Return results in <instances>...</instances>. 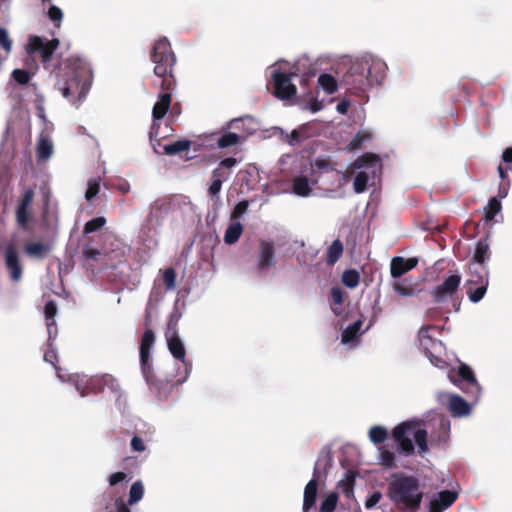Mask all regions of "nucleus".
I'll return each instance as SVG.
<instances>
[{
  "label": "nucleus",
  "instance_id": "f257e3e1",
  "mask_svg": "<svg viewBox=\"0 0 512 512\" xmlns=\"http://www.w3.org/2000/svg\"><path fill=\"white\" fill-rule=\"evenodd\" d=\"M60 41L58 38L47 39L45 37L30 35L25 44V51L27 58L25 64L38 70L39 66L35 57L40 58L43 68L55 77L61 76L63 67L71 68L74 72L77 69H82L84 66L83 60L78 56H70L65 59H54L55 51L59 48Z\"/></svg>",
  "mask_w": 512,
  "mask_h": 512
},
{
  "label": "nucleus",
  "instance_id": "f03ea898",
  "mask_svg": "<svg viewBox=\"0 0 512 512\" xmlns=\"http://www.w3.org/2000/svg\"><path fill=\"white\" fill-rule=\"evenodd\" d=\"M150 60L154 64L153 73L160 79L161 90H175L176 55L166 37L160 38L153 44L150 51Z\"/></svg>",
  "mask_w": 512,
  "mask_h": 512
},
{
  "label": "nucleus",
  "instance_id": "7ed1b4c3",
  "mask_svg": "<svg viewBox=\"0 0 512 512\" xmlns=\"http://www.w3.org/2000/svg\"><path fill=\"white\" fill-rule=\"evenodd\" d=\"M388 496L402 509L415 512L420 507L423 491L416 477L400 474L389 483Z\"/></svg>",
  "mask_w": 512,
  "mask_h": 512
},
{
  "label": "nucleus",
  "instance_id": "20e7f679",
  "mask_svg": "<svg viewBox=\"0 0 512 512\" xmlns=\"http://www.w3.org/2000/svg\"><path fill=\"white\" fill-rule=\"evenodd\" d=\"M392 436L397 442L400 451L406 456L412 455L415 450L411 436H413L420 454L428 449L427 431L420 427V422L418 421H406L397 425L392 431Z\"/></svg>",
  "mask_w": 512,
  "mask_h": 512
},
{
  "label": "nucleus",
  "instance_id": "39448f33",
  "mask_svg": "<svg viewBox=\"0 0 512 512\" xmlns=\"http://www.w3.org/2000/svg\"><path fill=\"white\" fill-rule=\"evenodd\" d=\"M369 74L370 66L368 62H356L352 64L349 71L345 74L343 81L349 86L348 89L351 93L360 95L371 84Z\"/></svg>",
  "mask_w": 512,
  "mask_h": 512
},
{
  "label": "nucleus",
  "instance_id": "423d86ee",
  "mask_svg": "<svg viewBox=\"0 0 512 512\" xmlns=\"http://www.w3.org/2000/svg\"><path fill=\"white\" fill-rule=\"evenodd\" d=\"M167 346L171 355L178 361L182 362L185 369L186 377L190 374L192 363L186 359V350L177 331V321L170 320L167 331L165 333Z\"/></svg>",
  "mask_w": 512,
  "mask_h": 512
},
{
  "label": "nucleus",
  "instance_id": "0eeeda50",
  "mask_svg": "<svg viewBox=\"0 0 512 512\" xmlns=\"http://www.w3.org/2000/svg\"><path fill=\"white\" fill-rule=\"evenodd\" d=\"M297 76L294 72L275 71L272 75L274 96L280 100H289L297 93L296 86L292 83V78Z\"/></svg>",
  "mask_w": 512,
  "mask_h": 512
},
{
  "label": "nucleus",
  "instance_id": "6e6552de",
  "mask_svg": "<svg viewBox=\"0 0 512 512\" xmlns=\"http://www.w3.org/2000/svg\"><path fill=\"white\" fill-rule=\"evenodd\" d=\"M174 90H162L159 95L158 101L154 104L152 109L153 122L149 132L150 140L159 136L160 120L167 114L172 100V92Z\"/></svg>",
  "mask_w": 512,
  "mask_h": 512
},
{
  "label": "nucleus",
  "instance_id": "1a4fd4ad",
  "mask_svg": "<svg viewBox=\"0 0 512 512\" xmlns=\"http://www.w3.org/2000/svg\"><path fill=\"white\" fill-rule=\"evenodd\" d=\"M33 198L34 190L32 188L26 189L16 208L15 216L17 225L26 231L31 229L29 223L32 219L31 204L33 202Z\"/></svg>",
  "mask_w": 512,
  "mask_h": 512
},
{
  "label": "nucleus",
  "instance_id": "9d476101",
  "mask_svg": "<svg viewBox=\"0 0 512 512\" xmlns=\"http://www.w3.org/2000/svg\"><path fill=\"white\" fill-rule=\"evenodd\" d=\"M457 376L458 378L454 380V383L465 393L477 398L480 393V385L473 370L468 365L461 363L457 370Z\"/></svg>",
  "mask_w": 512,
  "mask_h": 512
},
{
  "label": "nucleus",
  "instance_id": "9b49d317",
  "mask_svg": "<svg viewBox=\"0 0 512 512\" xmlns=\"http://www.w3.org/2000/svg\"><path fill=\"white\" fill-rule=\"evenodd\" d=\"M461 283V276L458 274L450 275L441 284L431 290V296L435 303H441L448 298H452L458 291Z\"/></svg>",
  "mask_w": 512,
  "mask_h": 512
},
{
  "label": "nucleus",
  "instance_id": "f8f14e48",
  "mask_svg": "<svg viewBox=\"0 0 512 512\" xmlns=\"http://www.w3.org/2000/svg\"><path fill=\"white\" fill-rule=\"evenodd\" d=\"M418 336L420 346L425 355L430 359V362L435 366L442 367L445 364V361L441 357L435 355V352H438L442 346L441 341L433 339L428 334L427 328H421Z\"/></svg>",
  "mask_w": 512,
  "mask_h": 512
},
{
  "label": "nucleus",
  "instance_id": "ddd939ff",
  "mask_svg": "<svg viewBox=\"0 0 512 512\" xmlns=\"http://www.w3.org/2000/svg\"><path fill=\"white\" fill-rule=\"evenodd\" d=\"M5 266L12 281L18 282L22 278L23 268L13 243L8 244L5 249Z\"/></svg>",
  "mask_w": 512,
  "mask_h": 512
},
{
  "label": "nucleus",
  "instance_id": "4468645a",
  "mask_svg": "<svg viewBox=\"0 0 512 512\" xmlns=\"http://www.w3.org/2000/svg\"><path fill=\"white\" fill-rule=\"evenodd\" d=\"M80 69L75 70V72L71 68L63 67L61 70V76L56 77L57 83L56 87L59 91H61L62 95L71 99L73 96V92L71 91V87L76 84L78 72Z\"/></svg>",
  "mask_w": 512,
  "mask_h": 512
},
{
  "label": "nucleus",
  "instance_id": "2eb2a0df",
  "mask_svg": "<svg viewBox=\"0 0 512 512\" xmlns=\"http://www.w3.org/2000/svg\"><path fill=\"white\" fill-rule=\"evenodd\" d=\"M318 476L319 473L315 468L313 472V478L306 484L304 488L302 505L303 512H309L315 506L318 493Z\"/></svg>",
  "mask_w": 512,
  "mask_h": 512
},
{
  "label": "nucleus",
  "instance_id": "dca6fc26",
  "mask_svg": "<svg viewBox=\"0 0 512 512\" xmlns=\"http://www.w3.org/2000/svg\"><path fill=\"white\" fill-rule=\"evenodd\" d=\"M417 264L418 260L416 258L405 259L400 256L394 257L390 263L391 276L393 278H400L405 273L415 268Z\"/></svg>",
  "mask_w": 512,
  "mask_h": 512
},
{
  "label": "nucleus",
  "instance_id": "f3484780",
  "mask_svg": "<svg viewBox=\"0 0 512 512\" xmlns=\"http://www.w3.org/2000/svg\"><path fill=\"white\" fill-rule=\"evenodd\" d=\"M260 253L258 260V268L265 270L270 268L274 263L275 249L272 241L262 240L259 243Z\"/></svg>",
  "mask_w": 512,
  "mask_h": 512
},
{
  "label": "nucleus",
  "instance_id": "a211bd4d",
  "mask_svg": "<svg viewBox=\"0 0 512 512\" xmlns=\"http://www.w3.org/2000/svg\"><path fill=\"white\" fill-rule=\"evenodd\" d=\"M457 499V493L451 490L439 492L438 499H433L429 504V512H442L451 506Z\"/></svg>",
  "mask_w": 512,
  "mask_h": 512
},
{
  "label": "nucleus",
  "instance_id": "6ab92c4d",
  "mask_svg": "<svg viewBox=\"0 0 512 512\" xmlns=\"http://www.w3.org/2000/svg\"><path fill=\"white\" fill-rule=\"evenodd\" d=\"M238 163V160L234 157H227L220 161L218 166L213 169L211 173L212 179H219L221 182L227 181L231 176L230 169L235 167Z\"/></svg>",
  "mask_w": 512,
  "mask_h": 512
},
{
  "label": "nucleus",
  "instance_id": "aec40b11",
  "mask_svg": "<svg viewBox=\"0 0 512 512\" xmlns=\"http://www.w3.org/2000/svg\"><path fill=\"white\" fill-rule=\"evenodd\" d=\"M449 411L454 417L466 416L470 412L468 403L459 395H451L449 397Z\"/></svg>",
  "mask_w": 512,
  "mask_h": 512
},
{
  "label": "nucleus",
  "instance_id": "412c9836",
  "mask_svg": "<svg viewBox=\"0 0 512 512\" xmlns=\"http://www.w3.org/2000/svg\"><path fill=\"white\" fill-rule=\"evenodd\" d=\"M490 256L491 252L487 238L479 239L476 244L475 252L473 255V262L471 264L477 266H485V261L488 260Z\"/></svg>",
  "mask_w": 512,
  "mask_h": 512
},
{
  "label": "nucleus",
  "instance_id": "4be33fe9",
  "mask_svg": "<svg viewBox=\"0 0 512 512\" xmlns=\"http://www.w3.org/2000/svg\"><path fill=\"white\" fill-rule=\"evenodd\" d=\"M57 313V305L54 301L50 300L46 302L44 307V314L46 320V326L48 330L49 339L54 338V332H57L55 315Z\"/></svg>",
  "mask_w": 512,
  "mask_h": 512
},
{
  "label": "nucleus",
  "instance_id": "5701e85b",
  "mask_svg": "<svg viewBox=\"0 0 512 512\" xmlns=\"http://www.w3.org/2000/svg\"><path fill=\"white\" fill-rule=\"evenodd\" d=\"M108 382L114 383V378L110 375L86 377V387H88L89 394L101 392L104 386L108 385Z\"/></svg>",
  "mask_w": 512,
  "mask_h": 512
},
{
  "label": "nucleus",
  "instance_id": "b1692460",
  "mask_svg": "<svg viewBox=\"0 0 512 512\" xmlns=\"http://www.w3.org/2000/svg\"><path fill=\"white\" fill-rule=\"evenodd\" d=\"M470 270V277L466 281L465 285H472V284H482L484 281L489 282V272L486 268V266H477L470 264L469 266Z\"/></svg>",
  "mask_w": 512,
  "mask_h": 512
},
{
  "label": "nucleus",
  "instance_id": "393cba45",
  "mask_svg": "<svg viewBox=\"0 0 512 512\" xmlns=\"http://www.w3.org/2000/svg\"><path fill=\"white\" fill-rule=\"evenodd\" d=\"M155 343V333L151 328L145 329L139 347L140 358L146 359L150 357V350Z\"/></svg>",
  "mask_w": 512,
  "mask_h": 512
},
{
  "label": "nucleus",
  "instance_id": "a878e982",
  "mask_svg": "<svg viewBox=\"0 0 512 512\" xmlns=\"http://www.w3.org/2000/svg\"><path fill=\"white\" fill-rule=\"evenodd\" d=\"M243 233V225L238 221H233L227 227L224 234V242L226 244L236 243Z\"/></svg>",
  "mask_w": 512,
  "mask_h": 512
},
{
  "label": "nucleus",
  "instance_id": "bb28decb",
  "mask_svg": "<svg viewBox=\"0 0 512 512\" xmlns=\"http://www.w3.org/2000/svg\"><path fill=\"white\" fill-rule=\"evenodd\" d=\"M51 250L49 244L41 243V242H31L26 244L25 252L30 257L35 258H44Z\"/></svg>",
  "mask_w": 512,
  "mask_h": 512
},
{
  "label": "nucleus",
  "instance_id": "cd10ccee",
  "mask_svg": "<svg viewBox=\"0 0 512 512\" xmlns=\"http://www.w3.org/2000/svg\"><path fill=\"white\" fill-rule=\"evenodd\" d=\"M25 66L28 68V70L26 69H14L12 71V78L13 80L19 84V85H27L30 80H31V77L33 75L36 74V72L38 70H35L32 66H31V63L29 62V65H26Z\"/></svg>",
  "mask_w": 512,
  "mask_h": 512
},
{
  "label": "nucleus",
  "instance_id": "c85d7f7f",
  "mask_svg": "<svg viewBox=\"0 0 512 512\" xmlns=\"http://www.w3.org/2000/svg\"><path fill=\"white\" fill-rule=\"evenodd\" d=\"M343 244L339 239H336L328 247L326 252V263L329 266H333L343 254Z\"/></svg>",
  "mask_w": 512,
  "mask_h": 512
},
{
  "label": "nucleus",
  "instance_id": "c756f323",
  "mask_svg": "<svg viewBox=\"0 0 512 512\" xmlns=\"http://www.w3.org/2000/svg\"><path fill=\"white\" fill-rule=\"evenodd\" d=\"M293 192L301 197H307L311 194L312 188L306 176H297L292 181Z\"/></svg>",
  "mask_w": 512,
  "mask_h": 512
},
{
  "label": "nucleus",
  "instance_id": "7c9ffc66",
  "mask_svg": "<svg viewBox=\"0 0 512 512\" xmlns=\"http://www.w3.org/2000/svg\"><path fill=\"white\" fill-rule=\"evenodd\" d=\"M466 294L469 300L473 303L479 302L485 295L488 287V281H484V283L476 285H465Z\"/></svg>",
  "mask_w": 512,
  "mask_h": 512
},
{
  "label": "nucleus",
  "instance_id": "2f4dec72",
  "mask_svg": "<svg viewBox=\"0 0 512 512\" xmlns=\"http://www.w3.org/2000/svg\"><path fill=\"white\" fill-rule=\"evenodd\" d=\"M318 84L327 94H334L338 89L336 79L330 74H321L318 78Z\"/></svg>",
  "mask_w": 512,
  "mask_h": 512
},
{
  "label": "nucleus",
  "instance_id": "473e14b6",
  "mask_svg": "<svg viewBox=\"0 0 512 512\" xmlns=\"http://www.w3.org/2000/svg\"><path fill=\"white\" fill-rule=\"evenodd\" d=\"M140 366L142 374L148 385L153 386L156 384V377L153 372V367L151 363V356L146 359L140 358Z\"/></svg>",
  "mask_w": 512,
  "mask_h": 512
},
{
  "label": "nucleus",
  "instance_id": "72a5a7b5",
  "mask_svg": "<svg viewBox=\"0 0 512 512\" xmlns=\"http://www.w3.org/2000/svg\"><path fill=\"white\" fill-rule=\"evenodd\" d=\"M192 142L190 140H178L164 146V152L167 155H176L190 148Z\"/></svg>",
  "mask_w": 512,
  "mask_h": 512
},
{
  "label": "nucleus",
  "instance_id": "f704fd0d",
  "mask_svg": "<svg viewBox=\"0 0 512 512\" xmlns=\"http://www.w3.org/2000/svg\"><path fill=\"white\" fill-rule=\"evenodd\" d=\"M53 152V146L49 139L40 138L37 145V157L39 160H47Z\"/></svg>",
  "mask_w": 512,
  "mask_h": 512
},
{
  "label": "nucleus",
  "instance_id": "c9c22d12",
  "mask_svg": "<svg viewBox=\"0 0 512 512\" xmlns=\"http://www.w3.org/2000/svg\"><path fill=\"white\" fill-rule=\"evenodd\" d=\"M360 282V274L355 269H348L345 270L342 274V283L350 288L353 289L359 285Z\"/></svg>",
  "mask_w": 512,
  "mask_h": 512
},
{
  "label": "nucleus",
  "instance_id": "e433bc0d",
  "mask_svg": "<svg viewBox=\"0 0 512 512\" xmlns=\"http://www.w3.org/2000/svg\"><path fill=\"white\" fill-rule=\"evenodd\" d=\"M502 208L500 200L496 197H492L489 199L488 204L485 208L484 219L486 221H491L494 217L500 212Z\"/></svg>",
  "mask_w": 512,
  "mask_h": 512
},
{
  "label": "nucleus",
  "instance_id": "4c0bfd02",
  "mask_svg": "<svg viewBox=\"0 0 512 512\" xmlns=\"http://www.w3.org/2000/svg\"><path fill=\"white\" fill-rule=\"evenodd\" d=\"M339 496L336 492L329 493L320 504L319 512H334Z\"/></svg>",
  "mask_w": 512,
  "mask_h": 512
},
{
  "label": "nucleus",
  "instance_id": "58836bf2",
  "mask_svg": "<svg viewBox=\"0 0 512 512\" xmlns=\"http://www.w3.org/2000/svg\"><path fill=\"white\" fill-rule=\"evenodd\" d=\"M240 137L238 134L234 132H228L217 139V146L221 149L228 148L230 146H234L239 143Z\"/></svg>",
  "mask_w": 512,
  "mask_h": 512
},
{
  "label": "nucleus",
  "instance_id": "ea45409f",
  "mask_svg": "<svg viewBox=\"0 0 512 512\" xmlns=\"http://www.w3.org/2000/svg\"><path fill=\"white\" fill-rule=\"evenodd\" d=\"M144 494V486L141 481L134 482L129 491L128 504L133 505L140 501Z\"/></svg>",
  "mask_w": 512,
  "mask_h": 512
},
{
  "label": "nucleus",
  "instance_id": "a19ab883",
  "mask_svg": "<svg viewBox=\"0 0 512 512\" xmlns=\"http://www.w3.org/2000/svg\"><path fill=\"white\" fill-rule=\"evenodd\" d=\"M361 325H362L361 321H356L353 324L349 325L342 332V335H341L342 342L349 343V342L353 341L357 337L358 332L361 328Z\"/></svg>",
  "mask_w": 512,
  "mask_h": 512
},
{
  "label": "nucleus",
  "instance_id": "79ce46f5",
  "mask_svg": "<svg viewBox=\"0 0 512 512\" xmlns=\"http://www.w3.org/2000/svg\"><path fill=\"white\" fill-rule=\"evenodd\" d=\"M387 437L388 432L382 426H373L369 430V438L374 444L383 443Z\"/></svg>",
  "mask_w": 512,
  "mask_h": 512
},
{
  "label": "nucleus",
  "instance_id": "37998d69",
  "mask_svg": "<svg viewBox=\"0 0 512 512\" xmlns=\"http://www.w3.org/2000/svg\"><path fill=\"white\" fill-rule=\"evenodd\" d=\"M368 180H369V177L366 172L361 171V172L357 173L354 178V183H353L354 191L356 193L364 192L367 189Z\"/></svg>",
  "mask_w": 512,
  "mask_h": 512
},
{
  "label": "nucleus",
  "instance_id": "c03bdc74",
  "mask_svg": "<svg viewBox=\"0 0 512 512\" xmlns=\"http://www.w3.org/2000/svg\"><path fill=\"white\" fill-rule=\"evenodd\" d=\"M106 224V219L102 216L87 221L84 225V233L90 234L101 229Z\"/></svg>",
  "mask_w": 512,
  "mask_h": 512
},
{
  "label": "nucleus",
  "instance_id": "a18cd8bd",
  "mask_svg": "<svg viewBox=\"0 0 512 512\" xmlns=\"http://www.w3.org/2000/svg\"><path fill=\"white\" fill-rule=\"evenodd\" d=\"M394 291L401 296H413L415 294V288L407 284L406 281H397L393 284Z\"/></svg>",
  "mask_w": 512,
  "mask_h": 512
},
{
  "label": "nucleus",
  "instance_id": "49530a36",
  "mask_svg": "<svg viewBox=\"0 0 512 512\" xmlns=\"http://www.w3.org/2000/svg\"><path fill=\"white\" fill-rule=\"evenodd\" d=\"M163 283L166 290H174L176 288V272L173 268H166L163 271Z\"/></svg>",
  "mask_w": 512,
  "mask_h": 512
},
{
  "label": "nucleus",
  "instance_id": "de8ad7c7",
  "mask_svg": "<svg viewBox=\"0 0 512 512\" xmlns=\"http://www.w3.org/2000/svg\"><path fill=\"white\" fill-rule=\"evenodd\" d=\"M355 478L353 475H347L345 480L339 482V486L342 489L343 494L350 498L354 493Z\"/></svg>",
  "mask_w": 512,
  "mask_h": 512
},
{
  "label": "nucleus",
  "instance_id": "09e8293b",
  "mask_svg": "<svg viewBox=\"0 0 512 512\" xmlns=\"http://www.w3.org/2000/svg\"><path fill=\"white\" fill-rule=\"evenodd\" d=\"M87 185L88 187L85 193V198L87 201H91L99 193L100 180L95 178L89 179Z\"/></svg>",
  "mask_w": 512,
  "mask_h": 512
},
{
  "label": "nucleus",
  "instance_id": "8fccbe9b",
  "mask_svg": "<svg viewBox=\"0 0 512 512\" xmlns=\"http://www.w3.org/2000/svg\"><path fill=\"white\" fill-rule=\"evenodd\" d=\"M380 464L387 468H395V455L389 450H382L380 453Z\"/></svg>",
  "mask_w": 512,
  "mask_h": 512
},
{
  "label": "nucleus",
  "instance_id": "3c124183",
  "mask_svg": "<svg viewBox=\"0 0 512 512\" xmlns=\"http://www.w3.org/2000/svg\"><path fill=\"white\" fill-rule=\"evenodd\" d=\"M52 340H53V338L52 339L48 338L47 349L44 352V360L46 362L52 364L53 366H55V364L58 361V358H57L56 350L53 347Z\"/></svg>",
  "mask_w": 512,
  "mask_h": 512
},
{
  "label": "nucleus",
  "instance_id": "603ef678",
  "mask_svg": "<svg viewBox=\"0 0 512 512\" xmlns=\"http://www.w3.org/2000/svg\"><path fill=\"white\" fill-rule=\"evenodd\" d=\"M0 46L9 53L12 50V40L9 38L8 31L0 28Z\"/></svg>",
  "mask_w": 512,
  "mask_h": 512
},
{
  "label": "nucleus",
  "instance_id": "864d4df0",
  "mask_svg": "<svg viewBox=\"0 0 512 512\" xmlns=\"http://www.w3.org/2000/svg\"><path fill=\"white\" fill-rule=\"evenodd\" d=\"M248 207L249 202L247 200L240 201L238 204H236L231 213V220H235L242 216L247 211Z\"/></svg>",
  "mask_w": 512,
  "mask_h": 512
},
{
  "label": "nucleus",
  "instance_id": "5fc2aeb1",
  "mask_svg": "<svg viewBox=\"0 0 512 512\" xmlns=\"http://www.w3.org/2000/svg\"><path fill=\"white\" fill-rule=\"evenodd\" d=\"M222 183L223 182H221V180H219V179L211 178V183L208 188V195L211 199H213L214 197H216L219 194V192L221 191Z\"/></svg>",
  "mask_w": 512,
  "mask_h": 512
},
{
  "label": "nucleus",
  "instance_id": "6e6d98bb",
  "mask_svg": "<svg viewBox=\"0 0 512 512\" xmlns=\"http://www.w3.org/2000/svg\"><path fill=\"white\" fill-rule=\"evenodd\" d=\"M171 204L166 200H157L155 201L152 206V212H163L167 213L170 210Z\"/></svg>",
  "mask_w": 512,
  "mask_h": 512
},
{
  "label": "nucleus",
  "instance_id": "4d7b16f0",
  "mask_svg": "<svg viewBox=\"0 0 512 512\" xmlns=\"http://www.w3.org/2000/svg\"><path fill=\"white\" fill-rule=\"evenodd\" d=\"M131 449L134 452H144L146 450V444L140 436L135 435L131 440Z\"/></svg>",
  "mask_w": 512,
  "mask_h": 512
},
{
  "label": "nucleus",
  "instance_id": "13d9d810",
  "mask_svg": "<svg viewBox=\"0 0 512 512\" xmlns=\"http://www.w3.org/2000/svg\"><path fill=\"white\" fill-rule=\"evenodd\" d=\"M48 17L55 23H60L63 18L62 10L57 6H51L48 10Z\"/></svg>",
  "mask_w": 512,
  "mask_h": 512
},
{
  "label": "nucleus",
  "instance_id": "bf43d9fd",
  "mask_svg": "<svg viewBox=\"0 0 512 512\" xmlns=\"http://www.w3.org/2000/svg\"><path fill=\"white\" fill-rule=\"evenodd\" d=\"M381 498H382L381 492H379V491L373 492L370 495V497L366 500L365 507L367 509H372L373 507H375L379 503Z\"/></svg>",
  "mask_w": 512,
  "mask_h": 512
},
{
  "label": "nucleus",
  "instance_id": "052dcab7",
  "mask_svg": "<svg viewBox=\"0 0 512 512\" xmlns=\"http://www.w3.org/2000/svg\"><path fill=\"white\" fill-rule=\"evenodd\" d=\"M75 387L82 397L89 395L88 387H86V376L77 378L75 381Z\"/></svg>",
  "mask_w": 512,
  "mask_h": 512
},
{
  "label": "nucleus",
  "instance_id": "680f3d73",
  "mask_svg": "<svg viewBox=\"0 0 512 512\" xmlns=\"http://www.w3.org/2000/svg\"><path fill=\"white\" fill-rule=\"evenodd\" d=\"M367 139V136L361 133H358L352 141L349 143L348 147L352 150L360 149L363 142Z\"/></svg>",
  "mask_w": 512,
  "mask_h": 512
},
{
  "label": "nucleus",
  "instance_id": "e2e57ef3",
  "mask_svg": "<svg viewBox=\"0 0 512 512\" xmlns=\"http://www.w3.org/2000/svg\"><path fill=\"white\" fill-rule=\"evenodd\" d=\"M127 478V474L124 472H116L109 476V484L110 486H115L118 483L124 481Z\"/></svg>",
  "mask_w": 512,
  "mask_h": 512
},
{
  "label": "nucleus",
  "instance_id": "0e129e2a",
  "mask_svg": "<svg viewBox=\"0 0 512 512\" xmlns=\"http://www.w3.org/2000/svg\"><path fill=\"white\" fill-rule=\"evenodd\" d=\"M439 428L442 431V434L439 436L438 441L446 443L448 440L449 424L446 423L444 420H440Z\"/></svg>",
  "mask_w": 512,
  "mask_h": 512
},
{
  "label": "nucleus",
  "instance_id": "69168bd1",
  "mask_svg": "<svg viewBox=\"0 0 512 512\" xmlns=\"http://www.w3.org/2000/svg\"><path fill=\"white\" fill-rule=\"evenodd\" d=\"M100 251L96 248L85 247L83 249V256L86 259L96 260L100 256Z\"/></svg>",
  "mask_w": 512,
  "mask_h": 512
},
{
  "label": "nucleus",
  "instance_id": "338daca9",
  "mask_svg": "<svg viewBox=\"0 0 512 512\" xmlns=\"http://www.w3.org/2000/svg\"><path fill=\"white\" fill-rule=\"evenodd\" d=\"M331 298L335 304H341L343 302V293L340 288L334 287L331 289Z\"/></svg>",
  "mask_w": 512,
  "mask_h": 512
},
{
  "label": "nucleus",
  "instance_id": "774afa93",
  "mask_svg": "<svg viewBox=\"0 0 512 512\" xmlns=\"http://www.w3.org/2000/svg\"><path fill=\"white\" fill-rule=\"evenodd\" d=\"M502 161L506 164H512V147L506 148L502 153Z\"/></svg>",
  "mask_w": 512,
  "mask_h": 512
}]
</instances>
